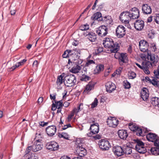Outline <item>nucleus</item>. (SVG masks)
Here are the masks:
<instances>
[{"mask_svg": "<svg viewBox=\"0 0 159 159\" xmlns=\"http://www.w3.org/2000/svg\"><path fill=\"white\" fill-rule=\"evenodd\" d=\"M103 44L105 48H111V51L112 52H117L119 49L118 44L116 42L114 43L113 40L110 38H106L103 41Z\"/></svg>", "mask_w": 159, "mask_h": 159, "instance_id": "f257e3e1", "label": "nucleus"}, {"mask_svg": "<svg viewBox=\"0 0 159 159\" xmlns=\"http://www.w3.org/2000/svg\"><path fill=\"white\" fill-rule=\"evenodd\" d=\"M76 82V77L73 75H65L64 78L65 84L67 87L74 85Z\"/></svg>", "mask_w": 159, "mask_h": 159, "instance_id": "f03ea898", "label": "nucleus"}, {"mask_svg": "<svg viewBox=\"0 0 159 159\" xmlns=\"http://www.w3.org/2000/svg\"><path fill=\"white\" fill-rule=\"evenodd\" d=\"M79 142L80 143V142L78 140L76 142V146L75 152L79 156L83 157L86 155V150L85 148L82 147L81 143H79Z\"/></svg>", "mask_w": 159, "mask_h": 159, "instance_id": "7ed1b4c3", "label": "nucleus"}, {"mask_svg": "<svg viewBox=\"0 0 159 159\" xmlns=\"http://www.w3.org/2000/svg\"><path fill=\"white\" fill-rule=\"evenodd\" d=\"M120 20L125 24V26L129 28L130 26L129 24V21L131 20L128 11L123 12L121 13L120 15Z\"/></svg>", "mask_w": 159, "mask_h": 159, "instance_id": "20e7f679", "label": "nucleus"}, {"mask_svg": "<svg viewBox=\"0 0 159 159\" xmlns=\"http://www.w3.org/2000/svg\"><path fill=\"white\" fill-rule=\"evenodd\" d=\"M83 62V60L79 58V56L78 54H76L75 52L73 53V54L70 53L69 59L68 60V64L70 63L74 62L75 65L80 64Z\"/></svg>", "mask_w": 159, "mask_h": 159, "instance_id": "39448f33", "label": "nucleus"}, {"mask_svg": "<svg viewBox=\"0 0 159 159\" xmlns=\"http://www.w3.org/2000/svg\"><path fill=\"white\" fill-rule=\"evenodd\" d=\"M92 121L93 123L90 125V132L87 134V136L89 137L92 136L94 134H95L98 133L99 131V125L98 123H95L94 121Z\"/></svg>", "mask_w": 159, "mask_h": 159, "instance_id": "423d86ee", "label": "nucleus"}, {"mask_svg": "<svg viewBox=\"0 0 159 159\" xmlns=\"http://www.w3.org/2000/svg\"><path fill=\"white\" fill-rule=\"evenodd\" d=\"M100 148L102 150H108L111 147L109 142L106 139H102L99 141Z\"/></svg>", "mask_w": 159, "mask_h": 159, "instance_id": "0eeeda50", "label": "nucleus"}, {"mask_svg": "<svg viewBox=\"0 0 159 159\" xmlns=\"http://www.w3.org/2000/svg\"><path fill=\"white\" fill-rule=\"evenodd\" d=\"M136 144L135 148L136 151L140 153H144L146 151V148L144 147V144L139 140H136Z\"/></svg>", "mask_w": 159, "mask_h": 159, "instance_id": "6e6552de", "label": "nucleus"}, {"mask_svg": "<svg viewBox=\"0 0 159 159\" xmlns=\"http://www.w3.org/2000/svg\"><path fill=\"white\" fill-rule=\"evenodd\" d=\"M116 53L114 56L115 58L119 60L120 64H121V63H121L122 64L127 62L128 61V58L126 53H122L120 54L117 52Z\"/></svg>", "mask_w": 159, "mask_h": 159, "instance_id": "1a4fd4ad", "label": "nucleus"}, {"mask_svg": "<svg viewBox=\"0 0 159 159\" xmlns=\"http://www.w3.org/2000/svg\"><path fill=\"white\" fill-rule=\"evenodd\" d=\"M46 147L51 151H56L59 149V145L57 143L53 141L47 143L46 145Z\"/></svg>", "mask_w": 159, "mask_h": 159, "instance_id": "9d476101", "label": "nucleus"}, {"mask_svg": "<svg viewBox=\"0 0 159 159\" xmlns=\"http://www.w3.org/2000/svg\"><path fill=\"white\" fill-rule=\"evenodd\" d=\"M125 34L126 30L123 26L119 25L117 27L116 30V35L118 38H122Z\"/></svg>", "mask_w": 159, "mask_h": 159, "instance_id": "9b49d317", "label": "nucleus"}, {"mask_svg": "<svg viewBox=\"0 0 159 159\" xmlns=\"http://www.w3.org/2000/svg\"><path fill=\"white\" fill-rule=\"evenodd\" d=\"M129 128L130 129L136 133V134L139 136H144L145 135V132L139 126L134 125H129Z\"/></svg>", "mask_w": 159, "mask_h": 159, "instance_id": "f8f14e48", "label": "nucleus"}, {"mask_svg": "<svg viewBox=\"0 0 159 159\" xmlns=\"http://www.w3.org/2000/svg\"><path fill=\"white\" fill-rule=\"evenodd\" d=\"M128 12L129 14L131 20L137 19L139 16V10L136 7H134L131 8Z\"/></svg>", "mask_w": 159, "mask_h": 159, "instance_id": "ddd939ff", "label": "nucleus"}, {"mask_svg": "<svg viewBox=\"0 0 159 159\" xmlns=\"http://www.w3.org/2000/svg\"><path fill=\"white\" fill-rule=\"evenodd\" d=\"M96 32L100 36H105L108 33V28L105 25H102L97 29Z\"/></svg>", "mask_w": 159, "mask_h": 159, "instance_id": "4468645a", "label": "nucleus"}, {"mask_svg": "<svg viewBox=\"0 0 159 159\" xmlns=\"http://www.w3.org/2000/svg\"><path fill=\"white\" fill-rule=\"evenodd\" d=\"M107 122L109 127L115 128L118 125L119 121L115 117H110L107 118Z\"/></svg>", "mask_w": 159, "mask_h": 159, "instance_id": "2eb2a0df", "label": "nucleus"}, {"mask_svg": "<svg viewBox=\"0 0 159 159\" xmlns=\"http://www.w3.org/2000/svg\"><path fill=\"white\" fill-rule=\"evenodd\" d=\"M142 70H143L145 73L147 74H149L150 72L149 70V69L151 66H153L151 62L149 61H143L142 62Z\"/></svg>", "mask_w": 159, "mask_h": 159, "instance_id": "dca6fc26", "label": "nucleus"}, {"mask_svg": "<svg viewBox=\"0 0 159 159\" xmlns=\"http://www.w3.org/2000/svg\"><path fill=\"white\" fill-rule=\"evenodd\" d=\"M123 150V147H122L119 146H115L113 148V151L115 154L118 157L124 155Z\"/></svg>", "mask_w": 159, "mask_h": 159, "instance_id": "f3484780", "label": "nucleus"}, {"mask_svg": "<svg viewBox=\"0 0 159 159\" xmlns=\"http://www.w3.org/2000/svg\"><path fill=\"white\" fill-rule=\"evenodd\" d=\"M84 35L87 37V38L91 42H95L97 39V35L95 33L93 32H87L84 34Z\"/></svg>", "mask_w": 159, "mask_h": 159, "instance_id": "a211bd4d", "label": "nucleus"}, {"mask_svg": "<svg viewBox=\"0 0 159 159\" xmlns=\"http://www.w3.org/2000/svg\"><path fill=\"white\" fill-rule=\"evenodd\" d=\"M46 131L48 136H52L56 132L57 128L55 125L49 126L46 128Z\"/></svg>", "mask_w": 159, "mask_h": 159, "instance_id": "6ab92c4d", "label": "nucleus"}, {"mask_svg": "<svg viewBox=\"0 0 159 159\" xmlns=\"http://www.w3.org/2000/svg\"><path fill=\"white\" fill-rule=\"evenodd\" d=\"M139 47L140 50L143 52H146L148 51V44L144 40H141L139 42Z\"/></svg>", "mask_w": 159, "mask_h": 159, "instance_id": "aec40b11", "label": "nucleus"}, {"mask_svg": "<svg viewBox=\"0 0 159 159\" xmlns=\"http://www.w3.org/2000/svg\"><path fill=\"white\" fill-rule=\"evenodd\" d=\"M134 26L137 30L141 31L144 27V22L142 20H137L134 23Z\"/></svg>", "mask_w": 159, "mask_h": 159, "instance_id": "412c9836", "label": "nucleus"}, {"mask_svg": "<svg viewBox=\"0 0 159 159\" xmlns=\"http://www.w3.org/2000/svg\"><path fill=\"white\" fill-rule=\"evenodd\" d=\"M147 58L148 59L150 60L151 61V63L153 66H156V64L157 63L158 61L157 56L154 54H149V53H148Z\"/></svg>", "mask_w": 159, "mask_h": 159, "instance_id": "4be33fe9", "label": "nucleus"}, {"mask_svg": "<svg viewBox=\"0 0 159 159\" xmlns=\"http://www.w3.org/2000/svg\"><path fill=\"white\" fill-rule=\"evenodd\" d=\"M106 89L107 92L109 93H111L112 91L116 89V86L114 84L111 82H108L106 84Z\"/></svg>", "mask_w": 159, "mask_h": 159, "instance_id": "5701e85b", "label": "nucleus"}, {"mask_svg": "<svg viewBox=\"0 0 159 159\" xmlns=\"http://www.w3.org/2000/svg\"><path fill=\"white\" fill-rule=\"evenodd\" d=\"M141 97L144 101H147L148 99L149 93L148 89L146 88H143L141 92Z\"/></svg>", "mask_w": 159, "mask_h": 159, "instance_id": "b1692460", "label": "nucleus"}, {"mask_svg": "<svg viewBox=\"0 0 159 159\" xmlns=\"http://www.w3.org/2000/svg\"><path fill=\"white\" fill-rule=\"evenodd\" d=\"M95 85L94 83L90 82L86 85L85 87V89L83 91L84 94H88L89 92L94 89Z\"/></svg>", "mask_w": 159, "mask_h": 159, "instance_id": "393cba45", "label": "nucleus"}, {"mask_svg": "<svg viewBox=\"0 0 159 159\" xmlns=\"http://www.w3.org/2000/svg\"><path fill=\"white\" fill-rule=\"evenodd\" d=\"M142 11L145 14H150L152 11L150 6L147 4H143L142 7Z\"/></svg>", "mask_w": 159, "mask_h": 159, "instance_id": "a878e982", "label": "nucleus"}, {"mask_svg": "<svg viewBox=\"0 0 159 159\" xmlns=\"http://www.w3.org/2000/svg\"><path fill=\"white\" fill-rule=\"evenodd\" d=\"M32 146L34 152L38 151L41 150L43 148V145L41 144V143L39 140H37L36 142H34Z\"/></svg>", "mask_w": 159, "mask_h": 159, "instance_id": "bb28decb", "label": "nucleus"}, {"mask_svg": "<svg viewBox=\"0 0 159 159\" xmlns=\"http://www.w3.org/2000/svg\"><path fill=\"white\" fill-rule=\"evenodd\" d=\"M119 137L121 139L125 140L128 136V134L125 130H120L118 132Z\"/></svg>", "mask_w": 159, "mask_h": 159, "instance_id": "cd10ccee", "label": "nucleus"}, {"mask_svg": "<svg viewBox=\"0 0 159 159\" xmlns=\"http://www.w3.org/2000/svg\"><path fill=\"white\" fill-rule=\"evenodd\" d=\"M146 138L149 141L154 142L158 138V136L155 134L150 133L147 135Z\"/></svg>", "mask_w": 159, "mask_h": 159, "instance_id": "c85d7f7f", "label": "nucleus"}, {"mask_svg": "<svg viewBox=\"0 0 159 159\" xmlns=\"http://www.w3.org/2000/svg\"><path fill=\"white\" fill-rule=\"evenodd\" d=\"M101 21H102L103 22L107 25L111 24L112 22L111 16H105L102 17Z\"/></svg>", "mask_w": 159, "mask_h": 159, "instance_id": "c756f323", "label": "nucleus"}, {"mask_svg": "<svg viewBox=\"0 0 159 159\" xmlns=\"http://www.w3.org/2000/svg\"><path fill=\"white\" fill-rule=\"evenodd\" d=\"M102 14L99 12H97L93 14L91 17V19L93 20H97L98 21H101L102 18Z\"/></svg>", "mask_w": 159, "mask_h": 159, "instance_id": "7c9ffc66", "label": "nucleus"}, {"mask_svg": "<svg viewBox=\"0 0 159 159\" xmlns=\"http://www.w3.org/2000/svg\"><path fill=\"white\" fill-rule=\"evenodd\" d=\"M104 69V66L103 65L100 64L97 65L95 69L94 70V72L95 74H98L102 71Z\"/></svg>", "mask_w": 159, "mask_h": 159, "instance_id": "2f4dec72", "label": "nucleus"}, {"mask_svg": "<svg viewBox=\"0 0 159 159\" xmlns=\"http://www.w3.org/2000/svg\"><path fill=\"white\" fill-rule=\"evenodd\" d=\"M123 150L124 154H125L127 155H130L132 153L131 148L127 145L123 146Z\"/></svg>", "mask_w": 159, "mask_h": 159, "instance_id": "473e14b6", "label": "nucleus"}, {"mask_svg": "<svg viewBox=\"0 0 159 159\" xmlns=\"http://www.w3.org/2000/svg\"><path fill=\"white\" fill-rule=\"evenodd\" d=\"M65 74L64 73L61 74V75L58 76L56 83L58 85H60L62 84L64 82L63 77H65Z\"/></svg>", "mask_w": 159, "mask_h": 159, "instance_id": "72a5a7b5", "label": "nucleus"}, {"mask_svg": "<svg viewBox=\"0 0 159 159\" xmlns=\"http://www.w3.org/2000/svg\"><path fill=\"white\" fill-rule=\"evenodd\" d=\"M83 103H80L76 107L74 108L73 110V112L75 113V115H77L78 112L83 109Z\"/></svg>", "mask_w": 159, "mask_h": 159, "instance_id": "f704fd0d", "label": "nucleus"}, {"mask_svg": "<svg viewBox=\"0 0 159 159\" xmlns=\"http://www.w3.org/2000/svg\"><path fill=\"white\" fill-rule=\"evenodd\" d=\"M24 157L25 159H38V157L37 155L34 153L25 154Z\"/></svg>", "mask_w": 159, "mask_h": 159, "instance_id": "c9c22d12", "label": "nucleus"}, {"mask_svg": "<svg viewBox=\"0 0 159 159\" xmlns=\"http://www.w3.org/2000/svg\"><path fill=\"white\" fill-rule=\"evenodd\" d=\"M79 64L76 65L75 66H74L70 70V71L74 73H78L81 70L80 66L78 65Z\"/></svg>", "mask_w": 159, "mask_h": 159, "instance_id": "e433bc0d", "label": "nucleus"}, {"mask_svg": "<svg viewBox=\"0 0 159 159\" xmlns=\"http://www.w3.org/2000/svg\"><path fill=\"white\" fill-rule=\"evenodd\" d=\"M151 102L153 106L159 107V98L156 97L152 98H151Z\"/></svg>", "mask_w": 159, "mask_h": 159, "instance_id": "4c0bfd02", "label": "nucleus"}, {"mask_svg": "<svg viewBox=\"0 0 159 159\" xmlns=\"http://www.w3.org/2000/svg\"><path fill=\"white\" fill-rule=\"evenodd\" d=\"M26 61L27 60L25 59H24L21 60L20 62L17 63L16 64L15 66H14L13 67L11 68V70H13L16 68L19 67L20 66L23 65Z\"/></svg>", "mask_w": 159, "mask_h": 159, "instance_id": "58836bf2", "label": "nucleus"}, {"mask_svg": "<svg viewBox=\"0 0 159 159\" xmlns=\"http://www.w3.org/2000/svg\"><path fill=\"white\" fill-rule=\"evenodd\" d=\"M151 153L154 155H159V148H152L150 149Z\"/></svg>", "mask_w": 159, "mask_h": 159, "instance_id": "ea45409f", "label": "nucleus"}, {"mask_svg": "<svg viewBox=\"0 0 159 159\" xmlns=\"http://www.w3.org/2000/svg\"><path fill=\"white\" fill-rule=\"evenodd\" d=\"M89 25L86 24L81 25L79 27V29L82 31L87 30L89 29Z\"/></svg>", "mask_w": 159, "mask_h": 159, "instance_id": "a19ab883", "label": "nucleus"}, {"mask_svg": "<svg viewBox=\"0 0 159 159\" xmlns=\"http://www.w3.org/2000/svg\"><path fill=\"white\" fill-rule=\"evenodd\" d=\"M123 84L126 89H129L131 87L130 84L127 80H124L123 82Z\"/></svg>", "mask_w": 159, "mask_h": 159, "instance_id": "79ce46f5", "label": "nucleus"}, {"mask_svg": "<svg viewBox=\"0 0 159 159\" xmlns=\"http://www.w3.org/2000/svg\"><path fill=\"white\" fill-rule=\"evenodd\" d=\"M71 51L70 50H67L64 52V53L62 55V57L63 58H67L70 57V56L71 53Z\"/></svg>", "mask_w": 159, "mask_h": 159, "instance_id": "37998d69", "label": "nucleus"}, {"mask_svg": "<svg viewBox=\"0 0 159 159\" xmlns=\"http://www.w3.org/2000/svg\"><path fill=\"white\" fill-rule=\"evenodd\" d=\"M95 62L93 60H88L85 64L86 66H92L93 65L95 64Z\"/></svg>", "mask_w": 159, "mask_h": 159, "instance_id": "c03bdc74", "label": "nucleus"}, {"mask_svg": "<svg viewBox=\"0 0 159 159\" xmlns=\"http://www.w3.org/2000/svg\"><path fill=\"white\" fill-rule=\"evenodd\" d=\"M136 77V73L133 71H131L129 73L128 77L129 79H133Z\"/></svg>", "mask_w": 159, "mask_h": 159, "instance_id": "a18cd8bd", "label": "nucleus"}, {"mask_svg": "<svg viewBox=\"0 0 159 159\" xmlns=\"http://www.w3.org/2000/svg\"><path fill=\"white\" fill-rule=\"evenodd\" d=\"M155 33L153 30L149 31L148 34V37L150 39H152L154 37Z\"/></svg>", "mask_w": 159, "mask_h": 159, "instance_id": "49530a36", "label": "nucleus"}, {"mask_svg": "<svg viewBox=\"0 0 159 159\" xmlns=\"http://www.w3.org/2000/svg\"><path fill=\"white\" fill-rule=\"evenodd\" d=\"M155 77L159 79V66L156 70H154L153 71Z\"/></svg>", "mask_w": 159, "mask_h": 159, "instance_id": "de8ad7c7", "label": "nucleus"}, {"mask_svg": "<svg viewBox=\"0 0 159 159\" xmlns=\"http://www.w3.org/2000/svg\"><path fill=\"white\" fill-rule=\"evenodd\" d=\"M55 104L56 105V106L57 108L60 109L62 106V103L61 101H55Z\"/></svg>", "mask_w": 159, "mask_h": 159, "instance_id": "09e8293b", "label": "nucleus"}, {"mask_svg": "<svg viewBox=\"0 0 159 159\" xmlns=\"http://www.w3.org/2000/svg\"><path fill=\"white\" fill-rule=\"evenodd\" d=\"M98 100L96 98L94 99L93 102L91 104L92 108H94L96 107L98 105Z\"/></svg>", "mask_w": 159, "mask_h": 159, "instance_id": "8fccbe9b", "label": "nucleus"}, {"mask_svg": "<svg viewBox=\"0 0 159 159\" xmlns=\"http://www.w3.org/2000/svg\"><path fill=\"white\" fill-rule=\"evenodd\" d=\"M31 150H32L33 151L32 146H29L26 148L25 151V154H30L31 153H30V152Z\"/></svg>", "mask_w": 159, "mask_h": 159, "instance_id": "3c124183", "label": "nucleus"}, {"mask_svg": "<svg viewBox=\"0 0 159 159\" xmlns=\"http://www.w3.org/2000/svg\"><path fill=\"white\" fill-rule=\"evenodd\" d=\"M90 77L86 75H83L81 77L80 80H81L84 81H87L89 80Z\"/></svg>", "mask_w": 159, "mask_h": 159, "instance_id": "603ef678", "label": "nucleus"}, {"mask_svg": "<svg viewBox=\"0 0 159 159\" xmlns=\"http://www.w3.org/2000/svg\"><path fill=\"white\" fill-rule=\"evenodd\" d=\"M154 21L157 24H159V14H157L153 16Z\"/></svg>", "mask_w": 159, "mask_h": 159, "instance_id": "864d4df0", "label": "nucleus"}, {"mask_svg": "<svg viewBox=\"0 0 159 159\" xmlns=\"http://www.w3.org/2000/svg\"><path fill=\"white\" fill-rule=\"evenodd\" d=\"M159 81H157L154 78L152 77V79L151 80L150 83L152 84L153 85L156 86L157 85V83H158Z\"/></svg>", "mask_w": 159, "mask_h": 159, "instance_id": "5fc2aeb1", "label": "nucleus"}, {"mask_svg": "<svg viewBox=\"0 0 159 159\" xmlns=\"http://www.w3.org/2000/svg\"><path fill=\"white\" fill-rule=\"evenodd\" d=\"M75 114V113L73 112V111H71L70 114L69 115L68 117V121H70L72 119L73 117L74 116V115Z\"/></svg>", "mask_w": 159, "mask_h": 159, "instance_id": "6e6d98bb", "label": "nucleus"}, {"mask_svg": "<svg viewBox=\"0 0 159 159\" xmlns=\"http://www.w3.org/2000/svg\"><path fill=\"white\" fill-rule=\"evenodd\" d=\"M70 51H71V54H73V53H74V52H75L76 54H80L79 52L80 51L79 49H74L73 50H70Z\"/></svg>", "mask_w": 159, "mask_h": 159, "instance_id": "4d7b16f0", "label": "nucleus"}, {"mask_svg": "<svg viewBox=\"0 0 159 159\" xmlns=\"http://www.w3.org/2000/svg\"><path fill=\"white\" fill-rule=\"evenodd\" d=\"M38 62L37 60L34 61L33 64V66L36 68H37L38 66Z\"/></svg>", "mask_w": 159, "mask_h": 159, "instance_id": "13d9d810", "label": "nucleus"}, {"mask_svg": "<svg viewBox=\"0 0 159 159\" xmlns=\"http://www.w3.org/2000/svg\"><path fill=\"white\" fill-rule=\"evenodd\" d=\"M143 80H144V81H145L146 82H148V83H150V82H151L152 80L150 79L149 78V77H148L147 76V77H145V79H144Z\"/></svg>", "mask_w": 159, "mask_h": 159, "instance_id": "bf43d9fd", "label": "nucleus"}, {"mask_svg": "<svg viewBox=\"0 0 159 159\" xmlns=\"http://www.w3.org/2000/svg\"><path fill=\"white\" fill-rule=\"evenodd\" d=\"M71 126L70 124H68V125H65L63 127L61 128V129L62 130H65L68 127H71Z\"/></svg>", "mask_w": 159, "mask_h": 159, "instance_id": "052dcab7", "label": "nucleus"}, {"mask_svg": "<svg viewBox=\"0 0 159 159\" xmlns=\"http://www.w3.org/2000/svg\"><path fill=\"white\" fill-rule=\"evenodd\" d=\"M50 98L52 100H53L54 101H56L55 99H56V94H50Z\"/></svg>", "mask_w": 159, "mask_h": 159, "instance_id": "680f3d73", "label": "nucleus"}, {"mask_svg": "<svg viewBox=\"0 0 159 159\" xmlns=\"http://www.w3.org/2000/svg\"><path fill=\"white\" fill-rule=\"evenodd\" d=\"M57 108L56 106V105L54 103H53L52 105V110L53 111L55 110Z\"/></svg>", "mask_w": 159, "mask_h": 159, "instance_id": "e2e57ef3", "label": "nucleus"}, {"mask_svg": "<svg viewBox=\"0 0 159 159\" xmlns=\"http://www.w3.org/2000/svg\"><path fill=\"white\" fill-rule=\"evenodd\" d=\"M153 17V16H150L149 17L147 20V22H151L152 20Z\"/></svg>", "mask_w": 159, "mask_h": 159, "instance_id": "0e129e2a", "label": "nucleus"}, {"mask_svg": "<svg viewBox=\"0 0 159 159\" xmlns=\"http://www.w3.org/2000/svg\"><path fill=\"white\" fill-rule=\"evenodd\" d=\"M148 53L147 52V54H145V53H144L141 54V58H144V59L146 58H147Z\"/></svg>", "mask_w": 159, "mask_h": 159, "instance_id": "69168bd1", "label": "nucleus"}, {"mask_svg": "<svg viewBox=\"0 0 159 159\" xmlns=\"http://www.w3.org/2000/svg\"><path fill=\"white\" fill-rule=\"evenodd\" d=\"M43 101V98L42 97H39L38 99V103L40 104H41Z\"/></svg>", "mask_w": 159, "mask_h": 159, "instance_id": "338daca9", "label": "nucleus"}, {"mask_svg": "<svg viewBox=\"0 0 159 159\" xmlns=\"http://www.w3.org/2000/svg\"><path fill=\"white\" fill-rule=\"evenodd\" d=\"M127 51L128 52L130 53H131L132 52V46L130 45H129V47H128L127 49Z\"/></svg>", "mask_w": 159, "mask_h": 159, "instance_id": "774afa93", "label": "nucleus"}]
</instances>
